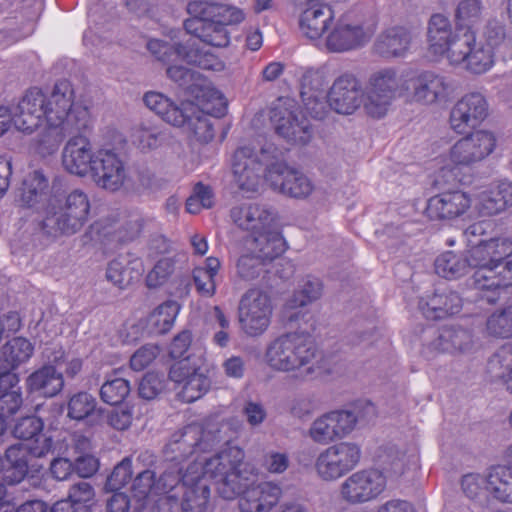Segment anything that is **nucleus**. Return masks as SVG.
<instances>
[{"label": "nucleus", "instance_id": "1", "mask_svg": "<svg viewBox=\"0 0 512 512\" xmlns=\"http://www.w3.org/2000/svg\"><path fill=\"white\" fill-rule=\"evenodd\" d=\"M74 98V89L67 80L56 82L47 95L32 88L15 106L14 126L31 134L45 120L47 126L38 141L39 151L43 155L52 154L66 137L81 134L91 126L88 108L74 104Z\"/></svg>", "mask_w": 512, "mask_h": 512}, {"label": "nucleus", "instance_id": "2", "mask_svg": "<svg viewBox=\"0 0 512 512\" xmlns=\"http://www.w3.org/2000/svg\"><path fill=\"white\" fill-rule=\"evenodd\" d=\"M318 350L309 333L293 331L272 340L265 351V360L274 370L291 372L296 377L312 376L318 369Z\"/></svg>", "mask_w": 512, "mask_h": 512}, {"label": "nucleus", "instance_id": "3", "mask_svg": "<svg viewBox=\"0 0 512 512\" xmlns=\"http://www.w3.org/2000/svg\"><path fill=\"white\" fill-rule=\"evenodd\" d=\"M147 49L157 60L168 64L166 74L169 79L180 87L191 90L198 86L201 75L183 65H170L177 60H184L202 69H214L216 58L208 52H201L198 49H188L182 43H170L159 39H151L147 43Z\"/></svg>", "mask_w": 512, "mask_h": 512}, {"label": "nucleus", "instance_id": "4", "mask_svg": "<svg viewBox=\"0 0 512 512\" xmlns=\"http://www.w3.org/2000/svg\"><path fill=\"white\" fill-rule=\"evenodd\" d=\"M90 214L88 195L75 189L62 198L50 201L41 221V229L49 236H71L87 223Z\"/></svg>", "mask_w": 512, "mask_h": 512}, {"label": "nucleus", "instance_id": "5", "mask_svg": "<svg viewBox=\"0 0 512 512\" xmlns=\"http://www.w3.org/2000/svg\"><path fill=\"white\" fill-rule=\"evenodd\" d=\"M244 458L240 447L226 446L202 463L203 476L214 483L223 499H235L247 486V476L242 469Z\"/></svg>", "mask_w": 512, "mask_h": 512}, {"label": "nucleus", "instance_id": "6", "mask_svg": "<svg viewBox=\"0 0 512 512\" xmlns=\"http://www.w3.org/2000/svg\"><path fill=\"white\" fill-rule=\"evenodd\" d=\"M279 150L266 142L258 151L250 146L239 147L233 156L232 170L239 189L247 192L258 190L262 177L266 179L269 168L275 164Z\"/></svg>", "mask_w": 512, "mask_h": 512}, {"label": "nucleus", "instance_id": "7", "mask_svg": "<svg viewBox=\"0 0 512 512\" xmlns=\"http://www.w3.org/2000/svg\"><path fill=\"white\" fill-rule=\"evenodd\" d=\"M402 78L394 68L373 72L367 81L364 111L372 118L384 117L402 87Z\"/></svg>", "mask_w": 512, "mask_h": 512}, {"label": "nucleus", "instance_id": "8", "mask_svg": "<svg viewBox=\"0 0 512 512\" xmlns=\"http://www.w3.org/2000/svg\"><path fill=\"white\" fill-rule=\"evenodd\" d=\"M374 34L372 25L356 12L343 14L333 25L325 41L329 52L344 53L366 45Z\"/></svg>", "mask_w": 512, "mask_h": 512}, {"label": "nucleus", "instance_id": "9", "mask_svg": "<svg viewBox=\"0 0 512 512\" xmlns=\"http://www.w3.org/2000/svg\"><path fill=\"white\" fill-rule=\"evenodd\" d=\"M361 456V447L356 442L333 444L317 456L314 464L316 474L323 481H336L356 468Z\"/></svg>", "mask_w": 512, "mask_h": 512}, {"label": "nucleus", "instance_id": "10", "mask_svg": "<svg viewBox=\"0 0 512 512\" xmlns=\"http://www.w3.org/2000/svg\"><path fill=\"white\" fill-rule=\"evenodd\" d=\"M272 313L273 304L267 292L252 288L242 295L238 306V319L246 335H262L270 326Z\"/></svg>", "mask_w": 512, "mask_h": 512}, {"label": "nucleus", "instance_id": "11", "mask_svg": "<svg viewBox=\"0 0 512 512\" xmlns=\"http://www.w3.org/2000/svg\"><path fill=\"white\" fill-rule=\"evenodd\" d=\"M386 476L378 469H362L349 475L340 485L339 494L351 505L377 499L386 489Z\"/></svg>", "mask_w": 512, "mask_h": 512}, {"label": "nucleus", "instance_id": "12", "mask_svg": "<svg viewBox=\"0 0 512 512\" xmlns=\"http://www.w3.org/2000/svg\"><path fill=\"white\" fill-rule=\"evenodd\" d=\"M327 98L333 111L352 115L361 106L364 107L365 90L354 73L343 72L334 79Z\"/></svg>", "mask_w": 512, "mask_h": 512}, {"label": "nucleus", "instance_id": "13", "mask_svg": "<svg viewBox=\"0 0 512 512\" xmlns=\"http://www.w3.org/2000/svg\"><path fill=\"white\" fill-rule=\"evenodd\" d=\"M92 178L98 187L118 191L128 181L125 162L114 149H100L95 153Z\"/></svg>", "mask_w": 512, "mask_h": 512}, {"label": "nucleus", "instance_id": "14", "mask_svg": "<svg viewBox=\"0 0 512 512\" xmlns=\"http://www.w3.org/2000/svg\"><path fill=\"white\" fill-rule=\"evenodd\" d=\"M270 120L275 132L286 142L296 146H305L313 138L310 121L301 114L282 106L272 108Z\"/></svg>", "mask_w": 512, "mask_h": 512}, {"label": "nucleus", "instance_id": "15", "mask_svg": "<svg viewBox=\"0 0 512 512\" xmlns=\"http://www.w3.org/2000/svg\"><path fill=\"white\" fill-rule=\"evenodd\" d=\"M53 446L51 438L40 436L34 441L18 442L6 449L5 457L10 464L6 478L11 482H19L28 472L30 458H41L51 451Z\"/></svg>", "mask_w": 512, "mask_h": 512}, {"label": "nucleus", "instance_id": "16", "mask_svg": "<svg viewBox=\"0 0 512 512\" xmlns=\"http://www.w3.org/2000/svg\"><path fill=\"white\" fill-rule=\"evenodd\" d=\"M496 145L488 131H475L458 140L450 149V160L459 166H471L489 156Z\"/></svg>", "mask_w": 512, "mask_h": 512}, {"label": "nucleus", "instance_id": "17", "mask_svg": "<svg viewBox=\"0 0 512 512\" xmlns=\"http://www.w3.org/2000/svg\"><path fill=\"white\" fill-rule=\"evenodd\" d=\"M266 181L273 190L292 198H306L314 189L311 180L304 173L289 168L278 159L269 168Z\"/></svg>", "mask_w": 512, "mask_h": 512}, {"label": "nucleus", "instance_id": "18", "mask_svg": "<svg viewBox=\"0 0 512 512\" xmlns=\"http://www.w3.org/2000/svg\"><path fill=\"white\" fill-rule=\"evenodd\" d=\"M488 115L485 97L478 92L466 94L456 102L450 112V126L459 134L475 128Z\"/></svg>", "mask_w": 512, "mask_h": 512}, {"label": "nucleus", "instance_id": "19", "mask_svg": "<svg viewBox=\"0 0 512 512\" xmlns=\"http://www.w3.org/2000/svg\"><path fill=\"white\" fill-rule=\"evenodd\" d=\"M411 84L414 100L426 105L447 101L455 90L453 81L433 71L419 73Z\"/></svg>", "mask_w": 512, "mask_h": 512}, {"label": "nucleus", "instance_id": "20", "mask_svg": "<svg viewBox=\"0 0 512 512\" xmlns=\"http://www.w3.org/2000/svg\"><path fill=\"white\" fill-rule=\"evenodd\" d=\"M463 300L457 291L448 287H438L430 294L421 297L418 302L423 316L430 320L445 319L459 313Z\"/></svg>", "mask_w": 512, "mask_h": 512}, {"label": "nucleus", "instance_id": "21", "mask_svg": "<svg viewBox=\"0 0 512 512\" xmlns=\"http://www.w3.org/2000/svg\"><path fill=\"white\" fill-rule=\"evenodd\" d=\"M471 333L461 327L445 326L435 332L433 338L424 345L423 353L433 357L439 353H466L472 349Z\"/></svg>", "mask_w": 512, "mask_h": 512}, {"label": "nucleus", "instance_id": "22", "mask_svg": "<svg viewBox=\"0 0 512 512\" xmlns=\"http://www.w3.org/2000/svg\"><path fill=\"white\" fill-rule=\"evenodd\" d=\"M202 427L191 424L173 433L163 449L167 461L177 465L198 451H202Z\"/></svg>", "mask_w": 512, "mask_h": 512}, {"label": "nucleus", "instance_id": "23", "mask_svg": "<svg viewBox=\"0 0 512 512\" xmlns=\"http://www.w3.org/2000/svg\"><path fill=\"white\" fill-rule=\"evenodd\" d=\"M471 196L461 190L439 193L428 200L426 212L429 218L450 220L465 214L471 207Z\"/></svg>", "mask_w": 512, "mask_h": 512}, {"label": "nucleus", "instance_id": "24", "mask_svg": "<svg viewBox=\"0 0 512 512\" xmlns=\"http://www.w3.org/2000/svg\"><path fill=\"white\" fill-rule=\"evenodd\" d=\"M32 353L33 346L27 339L16 337L9 340L0 350V385L16 386L19 378L12 370L27 361Z\"/></svg>", "mask_w": 512, "mask_h": 512}, {"label": "nucleus", "instance_id": "25", "mask_svg": "<svg viewBox=\"0 0 512 512\" xmlns=\"http://www.w3.org/2000/svg\"><path fill=\"white\" fill-rule=\"evenodd\" d=\"M74 135L63 149L62 164L69 173L85 176L88 172H92L95 153L86 137L80 134Z\"/></svg>", "mask_w": 512, "mask_h": 512}, {"label": "nucleus", "instance_id": "26", "mask_svg": "<svg viewBox=\"0 0 512 512\" xmlns=\"http://www.w3.org/2000/svg\"><path fill=\"white\" fill-rule=\"evenodd\" d=\"M230 217L239 228L251 230L256 235L274 224L276 212L264 204H243L233 207Z\"/></svg>", "mask_w": 512, "mask_h": 512}, {"label": "nucleus", "instance_id": "27", "mask_svg": "<svg viewBox=\"0 0 512 512\" xmlns=\"http://www.w3.org/2000/svg\"><path fill=\"white\" fill-rule=\"evenodd\" d=\"M327 77L324 70L308 69L300 80V96L307 112L314 118H321L324 113V87Z\"/></svg>", "mask_w": 512, "mask_h": 512}, {"label": "nucleus", "instance_id": "28", "mask_svg": "<svg viewBox=\"0 0 512 512\" xmlns=\"http://www.w3.org/2000/svg\"><path fill=\"white\" fill-rule=\"evenodd\" d=\"M188 14L191 17L184 22V28L188 34L214 47H225L229 44V36L226 28H224L215 17L204 14Z\"/></svg>", "mask_w": 512, "mask_h": 512}, {"label": "nucleus", "instance_id": "29", "mask_svg": "<svg viewBox=\"0 0 512 512\" xmlns=\"http://www.w3.org/2000/svg\"><path fill=\"white\" fill-rule=\"evenodd\" d=\"M143 273L144 264L141 258L128 252L108 263L106 279L119 289H125L138 281Z\"/></svg>", "mask_w": 512, "mask_h": 512}, {"label": "nucleus", "instance_id": "30", "mask_svg": "<svg viewBox=\"0 0 512 512\" xmlns=\"http://www.w3.org/2000/svg\"><path fill=\"white\" fill-rule=\"evenodd\" d=\"M333 19L334 11L328 4L309 1L300 15L299 27L304 36L316 40L328 30Z\"/></svg>", "mask_w": 512, "mask_h": 512}, {"label": "nucleus", "instance_id": "31", "mask_svg": "<svg viewBox=\"0 0 512 512\" xmlns=\"http://www.w3.org/2000/svg\"><path fill=\"white\" fill-rule=\"evenodd\" d=\"M25 383L29 393L51 398L63 389L64 379L55 367L42 365L26 378Z\"/></svg>", "mask_w": 512, "mask_h": 512}, {"label": "nucleus", "instance_id": "32", "mask_svg": "<svg viewBox=\"0 0 512 512\" xmlns=\"http://www.w3.org/2000/svg\"><path fill=\"white\" fill-rule=\"evenodd\" d=\"M331 417L340 438H345L356 428L358 424H366L376 415L375 406L372 403L355 405L349 410L330 411Z\"/></svg>", "mask_w": 512, "mask_h": 512}, {"label": "nucleus", "instance_id": "33", "mask_svg": "<svg viewBox=\"0 0 512 512\" xmlns=\"http://www.w3.org/2000/svg\"><path fill=\"white\" fill-rule=\"evenodd\" d=\"M322 295V283L318 278L307 277L303 280L299 289L294 292L284 307V318L288 323L298 320L302 315L297 308L304 307L316 301Z\"/></svg>", "mask_w": 512, "mask_h": 512}, {"label": "nucleus", "instance_id": "34", "mask_svg": "<svg viewBox=\"0 0 512 512\" xmlns=\"http://www.w3.org/2000/svg\"><path fill=\"white\" fill-rule=\"evenodd\" d=\"M215 1L216 0L189 1L187 4V12L215 17L224 28L227 25H235L244 20V13L241 9L230 5L218 4Z\"/></svg>", "mask_w": 512, "mask_h": 512}, {"label": "nucleus", "instance_id": "35", "mask_svg": "<svg viewBox=\"0 0 512 512\" xmlns=\"http://www.w3.org/2000/svg\"><path fill=\"white\" fill-rule=\"evenodd\" d=\"M412 42L411 33L403 27H393L381 33L374 49L377 54L385 58L402 57L409 50Z\"/></svg>", "mask_w": 512, "mask_h": 512}, {"label": "nucleus", "instance_id": "36", "mask_svg": "<svg viewBox=\"0 0 512 512\" xmlns=\"http://www.w3.org/2000/svg\"><path fill=\"white\" fill-rule=\"evenodd\" d=\"M184 122L177 127H185L200 142H209L214 138L213 125L208 117L209 110L200 109L192 102L182 103Z\"/></svg>", "mask_w": 512, "mask_h": 512}, {"label": "nucleus", "instance_id": "37", "mask_svg": "<svg viewBox=\"0 0 512 512\" xmlns=\"http://www.w3.org/2000/svg\"><path fill=\"white\" fill-rule=\"evenodd\" d=\"M214 374L215 368L208 364L194 367L192 374L177 392L178 398L186 403L200 399L210 390Z\"/></svg>", "mask_w": 512, "mask_h": 512}, {"label": "nucleus", "instance_id": "38", "mask_svg": "<svg viewBox=\"0 0 512 512\" xmlns=\"http://www.w3.org/2000/svg\"><path fill=\"white\" fill-rule=\"evenodd\" d=\"M488 495L501 503L512 504V468L502 465L487 470Z\"/></svg>", "mask_w": 512, "mask_h": 512}, {"label": "nucleus", "instance_id": "39", "mask_svg": "<svg viewBox=\"0 0 512 512\" xmlns=\"http://www.w3.org/2000/svg\"><path fill=\"white\" fill-rule=\"evenodd\" d=\"M251 247L262 260L271 261L285 251V241L273 224L253 236Z\"/></svg>", "mask_w": 512, "mask_h": 512}, {"label": "nucleus", "instance_id": "40", "mask_svg": "<svg viewBox=\"0 0 512 512\" xmlns=\"http://www.w3.org/2000/svg\"><path fill=\"white\" fill-rule=\"evenodd\" d=\"M453 36L451 23L446 16L442 14L431 16L428 23L427 40L429 50L434 55H444Z\"/></svg>", "mask_w": 512, "mask_h": 512}, {"label": "nucleus", "instance_id": "41", "mask_svg": "<svg viewBox=\"0 0 512 512\" xmlns=\"http://www.w3.org/2000/svg\"><path fill=\"white\" fill-rule=\"evenodd\" d=\"M434 267L442 278L456 280L470 271V262L465 253L446 251L435 259Z\"/></svg>", "mask_w": 512, "mask_h": 512}, {"label": "nucleus", "instance_id": "42", "mask_svg": "<svg viewBox=\"0 0 512 512\" xmlns=\"http://www.w3.org/2000/svg\"><path fill=\"white\" fill-rule=\"evenodd\" d=\"M487 372L512 394V346H502L489 358Z\"/></svg>", "mask_w": 512, "mask_h": 512}, {"label": "nucleus", "instance_id": "43", "mask_svg": "<svg viewBox=\"0 0 512 512\" xmlns=\"http://www.w3.org/2000/svg\"><path fill=\"white\" fill-rule=\"evenodd\" d=\"M488 276L484 274H477L478 277L484 279L482 284L477 290L491 291L492 296L487 297V301L494 303L497 300L496 291L500 288L512 286V261L505 263H498L494 265L492 270H484Z\"/></svg>", "mask_w": 512, "mask_h": 512}, {"label": "nucleus", "instance_id": "44", "mask_svg": "<svg viewBox=\"0 0 512 512\" xmlns=\"http://www.w3.org/2000/svg\"><path fill=\"white\" fill-rule=\"evenodd\" d=\"M145 105L171 125H180L184 122L182 104L179 106L165 95L158 92H148L144 95Z\"/></svg>", "mask_w": 512, "mask_h": 512}, {"label": "nucleus", "instance_id": "45", "mask_svg": "<svg viewBox=\"0 0 512 512\" xmlns=\"http://www.w3.org/2000/svg\"><path fill=\"white\" fill-rule=\"evenodd\" d=\"M48 186V179L41 171L35 170L30 173L21 188L20 201L22 205L32 208L44 201L47 197Z\"/></svg>", "mask_w": 512, "mask_h": 512}, {"label": "nucleus", "instance_id": "46", "mask_svg": "<svg viewBox=\"0 0 512 512\" xmlns=\"http://www.w3.org/2000/svg\"><path fill=\"white\" fill-rule=\"evenodd\" d=\"M483 12L482 0H460L454 14L456 30L474 31L483 19Z\"/></svg>", "mask_w": 512, "mask_h": 512}, {"label": "nucleus", "instance_id": "47", "mask_svg": "<svg viewBox=\"0 0 512 512\" xmlns=\"http://www.w3.org/2000/svg\"><path fill=\"white\" fill-rule=\"evenodd\" d=\"M466 256L470 262V270L474 269V273L470 278V286L474 289H478L484 279L478 277L477 274L481 273L486 276L484 270H492L494 266H491V255L488 252V242L481 240L479 243L473 244V246L467 251Z\"/></svg>", "mask_w": 512, "mask_h": 512}, {"label": "nucleus", "instance_id": "48", "mask_svg": "<svg viewBox=\"0 0 512 512\" xmlns=\"http://www.w3.org/2000/svg\"><path fill=\"white\" fill-rule=\"evenodd\" d=\"M476 45L475 33L472 30H456L446 50L447 58L453 65L465 63Z\"/></svg>", "mask_w": 512, "mask_h": 512}, {"label": "nucleus", "instance_id": "49", "mask_svg": "<svg viewBox=\"0 0 512 512\" xmlns=\"http://www.w3.org/2000/svg\"><path fill=\"white\" fill-rule=\"evenodd\" d=\"M202 451L212 449L214 446L223 443L230 446V442L236 437V430L229 421L210 422L202 427Z\"/></svg>", "mask_w": 512, "mask_h": 512}, {"label": "nucleus", "instance_id": "50", "mask_svg": "<svg viewBox=\"0 0 512 512\" xmlns=\"http://www.w3.org/2000/svg\"><path fill=\"white\" fill-rule=\"evenodd\" d=\"M210 497L209 487L201 481L194 480L184 486L181 502L183 512H202L205 510Z\"/></svg>", "mask_w": 512, "mask_h": 512}, {"label": "nucleus", "instance_id": "51", "mask_svg": "<svg viewBox=\"0 0 512 512\" xmlns=\"http://www.w3.org/2000/svg\"><path fill=\"white\" fill-rule=\"evenodd\" d=\"M180 306L175 301H167L159 305L148 317V325L153 333L168 332L176 319Z\"/></svg>", "mask_w": 512, "mask_h": 512}, {"label": "nucleus", "instance_id": "52", "mask_svg": "<svg viewBox=\"0 0 512 512\" xmlns=\"http://www.w3.org/2000/svg\"><path fill=\"white\" fill-rule=\"evenodd\" d=\"M310 438L318 444H329L341 439L330 412L317 417L309 428Z\"/></svg>", "mask_w": 512, "mask_h": 512}, {"label": "nucleus", "instance_id": "53", "mask_svg": "<svg viewBox=\"0 0 512 512\" xmlns=\"http://www.w3.org/2000/svg\"><path fill=\"white\" fill-rule=\"evenodd\" d=\"M489 335L496 338L512 337V305L493 312L486 321Z\"/></svg>", "mask_w": 512, "mask_h": 512}, {"label": "nucleus", "instance_id": "54", "mask_svg": "<svg viewBox=\"0 0 512 512\" xmlns=\"http://www.w3.org/2000/svg\"><path fill=\"white\" fill-rule=\"evenodd\" d=\"M131 391L128 380L121 377L107 378L100 388V398L109 405L121 404Z\"/></svg>", "mask_w": 512, "mask_h": 512}, {"label": "nucleus", "instance_id": "55", "mask_svg": "<svg viewBox=\"0 0 512 512\" xmlns=\"http://www.w3.org/2000/svg\"><path fill=\"white\" fill-rule=\"evenodd\" d=\"M410 462V457L407 456L406 451L391 445L385 448L381 456V466L383 471L394 477L401 476Z\"/></svg>", "mask_w": 512, "mask_h": 512}, {"label": "nucleus", "instance_id": "56", "mask_svg": "<svg viewBox=\"0 0 512 512\" xmlns=\"http://www.w3.org/2000/svg\"><path fill=\"white\" fill-rule=\"evenodd\" d=\"M96 399L87 392L74 394L68 402L67 416L80 421L89 417L96 409Z\"/></svg>", "mask_w": 512, "mask_h": 512}, {"label": "nucleus", "instance_id": "57", "mask_svg": "<svg viewBox=\"0 0 512 512\" xmlns=\"http://www.w3.org/2000/svg\"><path fill=\"white\" fill-rule=\"evenodd\" d=\"M198 478V475L190 477L188 474H183L182 467L167 469L157 480L156 494L168 493L180 484L183 487L187 486L189 482L198 480Z\"/></svg>", "mask_w": 512, "mask_h": 512}, {"label": "nucleus", "instance_id": "58", "mask_svg": "<svg viewBox=\"0 0 512 512\" xmlns=\"http://www.w3.org/2000/svg\"><path fill=\"white\" fill-rule=\"evenodd\" d=\"M461 489L471 500L481 501L488 494L487 472L465 474L461 479Z\"/></svg>", "mask_w": 512, "mask_h": 512}, {"label": "nucleus", "instance_id": "59", "mask_svg": "<svg viewBox=\"0 0 512 512\" xmlns=\"http://www.w3.org/2000/svg\"><path fill=\"white\" fill-rule=\"evenodd\" d=\"M42 429L43 422L40 418L27 416L17 421L13 429V434L17 439L21 440V442H30L40 436H45L41 434Z\"/></svg>", "mask_w": 512, "mask_h": 512}, {"label": "nucleus", "instance_id": "60", "mask_svg": "<svg viewBox=\"0 0 512 512\" xmlns=\"http://www.w3.org/2000/svg\"><path fill=\"white\" fill-rule=\"evenodd\" d=\"M494 63L493 51L490 47L474 46L470 53L465 67L475 74H482L488 71Z\"/></svg>", "mask_w": 512, "mask_h": 512}, {"label": "nucleus", "instance_id": "61", "mask_svg": "<svg viewBox=\"0 0 512 512\" xmlns=\"http://www.w3.org/2000/svg\"><path fill=\"white\" fill-rule=\"evenodd\" d=\"M265 261L257 254H244L236 264L237 275L245 281L258 278L264 271Z\"/></svg>", "mask_w": 512, "mask_h": 512}, {"label": "nucleus", "instance_id": "62", "mask_svg": "<svg viewBox=\"0 0 512 512\" xmlns=\"http://www.w3.org/2000/svg\"><path fill=\"white\" fill-rule=\"evenodd\" d=\"M131 477L132 461L130 457H125L107 477L104 488L106 491H118L131 480Z\"/></svg>", "mask_w": 512, "mask_h": 512}, {"label": "nucleus", "instance_id": "63", "mask_svg": "<svg viewBox=\"0 0 512 512\" xmlns=\"http://www.w3.org/2000/svg\"><path fill=\"white\" fill-rule=\"evenodd\" d=\"M175 271V260L170 257L160 259L147 274L146 284L149 288L163 285Z\"/></svg>", "mask_w": 512, "mask_h": 512}, {"label": "nucleus", "instance_id": "64", "mask_svg": "<svg viewBox=\"0 0 512 512\" xmlns=\"http://www.w3.org/2000/svg\"><path fill=\"white\" fill-rule=\"evenodd\" d=\"M67 497L78 506L80 512H90L88 504L94 499L95 490L90 483L79 481L69 488Z\"/></svg>", "mask_w": 512, "mask_h": 512}]
</instances>
